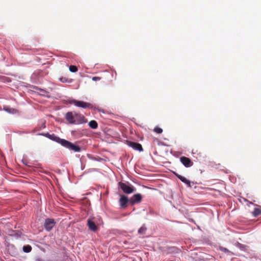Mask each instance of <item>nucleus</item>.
Masks as SVG:
<instances>
[{"instance_id":"obj_1","label":"nucleus","mask_w":261,"mask_h":261,"mask_svg":"<svg viewBox=\"0 0 261 261\" xmlns=\"http://www.w3.org/2000/svg\"><path fill=\"white\" fill-rule=\"evenodd\" d=\"M42 135L49 138V139L60 144L63 146L71 150H73L74 152H80L81 151V148L79 146L76 145L74 144L65 139H61L60 138L56 136L54 134H49V133H47L42 134Z\"/></svg>"},{"instance_id":"obj_2","label":"nucleus","mask_w":261,"mask_h":261,"mask_svg":"<svg viewBox=\"0 0 261 261\" xmlns=\"http://www.w3.org/2000/svg\"><path fill=\"white\" fill-rule=\"evenodd\" d=\"M118 186L125 194H130L135 191V188L134 187L128 182L125 183L119 182L118 183Z\"/></svg>"},{"instance_id":"obj_3","label":"nucleus","mask_w":261,"mask_h":261,"mask_svg":"<svg viewBox=\"0 0 261 261\" xmlns=\"http://www.w3.org/2000/svg\"><path fill=\"white\" fill-rule=\"evenodd\" d=\"M70 103L73 104L74 106H75L77 107L82 108H84V109L87 108H92V105L91 103L86 102H84L83 101L72 100L70 102Z\"/></svg>"},{"instance_id":"obj_4","label":"nucleus","mask_w":261,"mask_h":261,"mask_svg":"<svg viewBox=\"0 0 261 261\" xmlns=\"http://www.w3.org/2000/svg\"><path fill=\"white\" fill-rule=\"evenodd\" d=\"M56 222L54 219L50 218H47L45 220L44 226L46 230L49 231L55 226Z\"/></svg>"},{"instance_id":"obj_5","label":"nucleus","mask_w":261,"mask_h":261,"mask_svg":"<svg viewBox=\"0 0 261 261\" xmlns=\"http://www.w3.org/2000/svg\"><path fill=\"white\" fill-rule=\"evenodd\" d=\"M142 197L140 194L134 195L129 199V202L132 205L140 203L142 201Z\"/></svg>"},{"instance_id":"obj_6","label":"nucleus","mask_w":261,"mask_h":261,"mask_svg":"<svg viewBox=\"0 0 261 261\" xmlns=\"http://www.w3.org/2000/svg\"><path fill=\"white\" fill-rule=\"evenodd\" d=\"M75 124H82L86 123L87 121L83 115L75 112Z\"/></svg>"},{"instance_id":"obj_7","label":"nucleus","mask_w":261,"mask_h":261,"mask_svg":"<svg viewBox=\"0 0 261 261\" xmlns=\"http://www.w3.org/2000/svg\"><path fill=\"white\" fill-rule=\"evenodd\" d=\"M180 161L181 163L186 167H190L193 165V163L192 162L191 160L189 158L186 156H181L180 158Z\"/></svg>"},{"instance_id":"obj_8","label":"nucleus","mask_w":261,"mask_h":261,"mask_svg":"<svg viewBox=\"0 0 261 261\" xmlns=\"http://www.w3.org/2000/svg\"><path fill=\"white\" fill-rule=\"evenodd\" d=\"M128 202H129V199L125 195H121L119 200L120 206L123 208L127 207Z\"/></svg>"},{"instance_id":"obj_9","label":"nucleus","mask_w":261,"mask_h":261,"mask_svg":"<svg viewBox=\"0 0 261 261\" xmlns=\"http://www.w3.org/2000/svg\"><path fill=\"white\" fill-rule=\"evenodd\" d=\"M65 119L70 124H75V113L73 114L71 112H67L65 115Z\"/></svg>"},{"instance_id":"obj_10","label":"nucleus","mask_w":261,"mask_h":261,"mask_svg":"<svg viewBox=\"0 0 261 261\" xmlns=\"http://www.w3.org/2000/svg\"><path fill=\"white\" fill-rule=\"evenodd\" d=\"M128 144L129 146L135 150L139 151H142L143 150L142 145L139 143L129 142Z\"/></svg>"},{"instance_id":"obj_11","label":"nucleus","mask_w":261,"mask_h":261,"mask_svg":"<svg viewBox=\"0 0 261 261\" xmlns=\"http://www.w3.org/2000/svg\"><path fill=\"white\" fill-rule=\"evenodd\" d=\"M87 225L89 229L93 231H96L97 229V227L94 222L90 219L87 220Z\"/></svg>"},{"instance_id":"obj_12","label":"nucleus","mask_w":261,"mask_h":261,"mask_svg":"<svg viewBox=\"0 0 261 261\" xmlns=\"http://www.w3.org/2000/svg\"><path fill=\"white\" fill-rule=\"evenodd\" d=\"M252 214L254 217L261 215V206L257 205L256 207L254 208V211L252 212Z\"/></svg>"},{"instance_id":"obj_13","label":"nucleus","mask_w":261,"mask_h":261,"mask_svg":"<svg viewBox=\"0 0 261 261\" xmlns=\"http://www.w3.org/2000/svg\"><path fill=\"white\" fill-rule=\"evenodd\" d=\"M174 174L181 181H182L183 182H184L185 184L188 185L189 187H191V185H190V181L188 180L186 177L181 176V175H180L176 173H174Z\"/></svg>"},{"instance_id":"obj_14","label":"nucleus","mask_w":261,"mask_h":261,"mask_svg":"<svg viewBox=\"0 0 261 261\" xmlns=\"http://www.w3.org/2000/svg\"><path fill=\"white\" fill-rule=\"evenodd\" d=\"M89 126L93 129H96L98 127V124L95 120H91L89 122Z\"/></svg>"},{"instance_id":"obj_15","label":"nucleus","mask_w":261,"mask_h":261,"mask_svg":"<svg viewBox=\"0 0 261 261\" xmlns=\"http://www.w3.org/2000/svg\"><path fill=\"white\" fill-rule=\"evenodd\" d=\"M4 109L5 111H6L10 113L15 114L18 112V111L16 109H13V108H5Z\"/></svg>"},{"instance_id":"obj_16","label":"nucleus","mask_w":261,"mask_h":261,"mask_svg":"<svg viewBox=\"0 0 261 261\" xmlns=\"http://www.w3.org/2000/svg\"><path fill=\"white\" fill-rule=\"evenodd\" d=\"M31 250H32V247L29 245H25L23 247V251L24 252L29 253V252H31Z\"/></svg>"},{"instance_id":"obj_17","label":"nucleus","mask_w":261,"mask_h":261,"mask_svg":"<svg viewBox=\"0 0 261 261\" xmlns=\"http://www.w3.org/2000/svg\"><path fill=\"white\" fill-rule=\"evenodd\" d=\"M146 228L144 226H142L138 230V233L140 234H145L146 231Z\"/></svg>"},{"instance_id":"obj_18","label":"nucleus","mask_w":261,"mask_h":261,"mask_svg":"<svg viewBox=\"0 0 261 261\" xmlns=\"http://www.w3.org/2000/svg\"><path fill=\"white\" fill-rule=\"evenodd\" d=\"M69 70L72 72H75L77 71V68L76 66L70 65L69 66Z\"/></svg>"},{"instance_id":"obj_19","label":"nucleus","mask_w":261,"mask_h":261,"mask_svg":"<svg viewBox=\"0 0 261 261\" xmlns=\"http://www.w3.org/2000/svg\"><path fill=\"white\" fill-rule=\"evenodd\" d=\"M153 131L157 134H161L163 132V129L158 126H156L154 127Z\"/></svg>"},{"instance_id":"obj_20","label":"nucleus","mask_w":261,"mask_h":261,"mask_svg":"<svg viewBox=\"0 0 261 261\" xmlns=\"http://www.w3.org/2000/svg\"><path fill=\"white\" fill-rule=\"evenodd\" d=\"M100 79H101V78L100 77H98V76H94L92 77V80L94 81H99Z\"/></svg>"},{"instance_id":"obj_21","label":"nucleus","mask_w":261,"mask_h":261,"mask_svg":"<svg viewBox=\"0 0 261 261\" xmlns=\"http://www.w3.org/2000/svg\"><path fill=\"white\" fill-rule=\"evenodd\" d=\"M224 250L225 251H227V249L226 248H224Z\"/></svg>"}]
</instances>
